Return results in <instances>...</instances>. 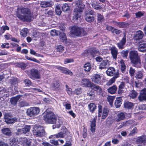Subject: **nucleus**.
<instances>
[{
	"label": "nucleus",
	"mask_w": 146,
	"mask_h": 146,
	"mask_svg": "<svg viewBox=\"0 0 146 146\" xmlns=\"http://www.w3.org/2000/svg\"><path fill=\"white\" fill-rule=\"evenodd\" d=\"M44 119L46 123H48L54 124L52 127L53 129L59 128L62 124V121L61 118L56 119V117L54 113L51 111H46L44 115Z\"/></svg>",
	"instance_id": "nucleus-1"
},
{
	"label": "nucleus",
	"mask_w": 146,
	"mask_h": 146,
	"mask_svg": "<svg viewBox=\"0 0 146 146\" xmlns=\"http://www.w3.org/2000/svg\"><path fill=\"white\" fill-rule=\"evenodd\" d=\"M17 16L21 20L28 22L31 21L33 17V15L29 9L22 7L18 8Z\"/></svg>",
	"instance_id": "nucleus-2"
},
{
	"label": "nucleus",
	"mask_w": 146,
	"mask_h": 146,
	"mask_svg": "<svg viewBox=\"0 0 146 146\" xmlns=\"http://www.w3.org/2000/svg\"><path fill=\"white\" fill-rule=\"evenodd\" d=\"M76 7L74 9V16L73 17V19L74 21L78 20L81 16V13L83 12L85 5L81 0H78L76 1Z\"/></svg>",
	"instance_id": "nucleus-3"
},
{
	"label": "nucleus",
	"mask_w": 146,
	"mask_h": 146,
	"mask_svg": "<svg viewBox=\"0 0 146 146\" xmlns=\"http://www.w3.org/2000/svg\"><path fill=\"white\" fill-rule=\"evenodd\" d=\"M129 57L134 66L138 68L140 67L141 62L140 58L137 51H131L129 54Z\"/></svg>",
	"instance_id": "nucleus-4"
},
{
	"label": "nucleus",
	"mask_w": 146,
	"mask_h": 146,
	"mask_svg": "<svg viewBox=\"0 0 146 146\" xmlns=\"http://www.w3.org/2000/svg\"><path fill=\"white\" fill-rule=\"evenodd\" d=\"M33 135L36 137H40L44 135L43 128L40 125H35L33 130Z\"/></svg>",
	"instance_id": "nucleus-5"
},
{
	"label": "nucleus",
	"mask_w": 146,
	"mask_h": 146,
	"mask_svg": "<svg viewBox=\"0 0 146 146\" xmlns=\"http://www.w3.org/2000/svg\"><path fill=\"white\" fill-rule=\"evenodd\" d=\"M40 111V109L38 107H33L28 109L27 110V113L29 116L33 117L39 114Z\"/></svg>",
	"instance_id": "nucleus-6"
},
{
	"label": "nucleus",
	"mask_w": 146,
	"mask_h": 146,
	"mask_svg": "<svg viewBox=\"0 0 146 146\" xmlns=\"http://www.w3.org/2000/svg\"><path fill=\"white\" fill-rule=\"evenodd\" d=\"M32 139L25 137H21L19 138V142L24 146L32 145Z\"/></svg>",
	"instance_id": "nucleus-7"
},
{
	"label": "nucleus",
	"mask_w": 146,
	"mask_h": 146,
	"mask_svg": "<svg viewBox=\"0 0 146 146\" xmlns=\"http://www.w3.org/2000/svg\"><path fill=\"white\" fill-rule=\"evenodd\" d=\"M85 18L86 20L88 22L90 23L93 22L94 19V17L91 16L94 13V11L92 10H88L85 11Z\"/></svg>",
	"instance_id": "nucleus-8"
},
{
	"label": "nucleus",
	"mask_w": 146,
	"mask_h": 146,
	"mask_svg": "<svg viewBox=\"0 0 146 146\" xmlns=\"http://www.w3.org/2000/svg\"><path fill=\"white\" fill-rule=\"evenodd\" d=\"M30 74V77L33 79H39L40 78V73L36 69H32L31 70Z\"/></svg>",
	"instance_id": "nucleus-9"
},
{
	"label": "nucleus",
	"mask_w": 146,
	"mask_h": 146,
	"mask_svg": "<svg viewBox=\"0 0 146 146\" xmlns=\"http://www.w3.org/2000/svg\"><path fill=\"white\" fill-rule=\"evenodd\" d=\"M143 36V33L142 31H139L135 35L134 39L135 42L138 44L141 42L140 41Z\"/></svg>",
	"instance_id": "nucleus-10"
},
{
	"label": "nucleus",
	"mask_w": 146,
	"mask_h": 146,
	"mask_svg": "<svg viewBox=\"0 0 146 146\" xmlns=\"http://www.w3.org/2000/svg\"><path fill=\"white\" fill-rule=\"evenodd\" d=\"M81 28L78 27L76 26H73L71 27V34L77 36H79L80 35V30Z\"/></svg>",
	"instance_id": "nucleus-11"
},
{
	"label": "nucleus",
	"mask_w": 146,
	"mask_h": 146,
	"mask_svg": "<svg viewBox=\"0 0 146 146\" xmlns=\"http://www.w3.org/2000/svg\"><path fill=\"white\" fill-rule=\"evenodd\" d=\"M102 76L98 74L94 75L92 78L93 82L98 84H100L102 83Z\"/></svg>",
	"instance_id": "nucleus-12"
},
{
	"label": "nucleus",
	"mask_w": 146,
	"mask_h": 146,
	"mask_svg": "<svg viewBox=\"0 0 146 146\" xmlns=\"http://www.w3.org/2000/svg\"><path fill=\"white\" fill-rule=\"evenodd\" d=\"M93 84L88 79L83 78L81 81V85L85 87L91 88Z\"/></svg>",
	"instance_id": "nucleus-13"
},
{
	"label": "nucleus",
	"mask_w": 146,
	"mask_h": 146,
	"mask_svg": "<svg viewBox=\"0 0 146 146\" xmlns=\"http://www.w3.org/2000/svg\"><path fill=\"white\" fill-rule=\"evenodd\" d=\"M54 68L60 70L62 73L66 74H69L70 75H72V72L66 68L62 67L60 66H54Z\"/></svg>",
	"instance_id": "nucleus-14"
},
{
	"label": "nucleus",
	"mask_w": 146,
	"mask_h": 146,
	"mask_svg": "<svg viewBox=\"0 0 146 146\" xmlns=\"http://www.w3.org/2000/svg\"><path fill=\"white\" fill-rule=\"evenodd\" d=\"M65 133H63L62 132H60L57 134L51 135L49 137V138L64 137L68 133V131H67L66 129L65 130Z\"/></svg>",
	"instance_id": "nucleus-15"
},
{
	"label": "nucleus",
	"mask_w": 146,
	"mask_h": 146,
	"mask_svg": "<svg viewBox=\"0 0 146 146\" xmlns=\"http://www.w3.org/2000/svg\"><path fill=\"white\" fill-rule=\"evenodd\" d=\"M106 73L108 75L110 76H112L113 75L116 76V74H117L118 76H119L118 72H116L115 69L113 67L108 68L106 71Z\"/></svg>",
	"instance_id": "nucleus-16"
},
{
	"label": "nucleus",
	"mask_w": 146,
	"mask_h": 146,
	"mask_svg": "<svg viewBox=\"0 0 146 146\" xmlns=\"http://www.w3.org/2000/svg\"><path fill=\"white\" fill-rule=\"evenodd\" d=\"M30 129V126L26 125L23 128L21 129H18L17 132L18 134H25L29 132Z\"/></svg>",
	"instance_id": "nucleus-17"
},
{
	"label": "nucleus",
	"mask_w": 146,
	"mask_h": 146,
	"mask_svg": "<svg viewBox=\"0 0 146 146\" xmlns=\"http://www.w3.org/2000/svg\"><path fill=\"white\" fill-rule=\"evenodd\" d=\"M4 119H5V121L8 124L15 122L17 121V119L16 118L14 117L12 118L7 115L5 116Z\"/></svg>",
	"instance_id": "nucleus-18"
},
{
	"label": "nucleus",
	"mask_w": 146,
	"mask_h": 146,
	"mask_svg": "<svg viewBox=\"0 0 146 146\" xmlns=\"http://www.w3.org/2000/svg\"><path fill=\"white\" fill-rule=\"evenodd\" d=\"M126 42V38L125 36H124L122 39L117 44L119 49H122L124 47V45Z\"/></svg>",
	"instance_id": "nucleus-19"
},
{
	"label": "nucleus",
	"mask_w": 146,
	"mask_h": 146,
	"mask_svg": "<svg viewBox=\"0 0 146 146\" xmlns=\"http://www.w3.org/2000/svg\"><path fill=\"white\" fill-rule=\"evenodd\" d=\"M136 142L138 143H143L146 145V137L145 135L138 137L136 139Z\"/></svg>",
	"instance_id": "nucleus-20"
},
{
	"label": "nucleus",
	"mask_w": 146,
	"mask_h": 146,
	"mask_svg": "<svg viewBox=\"0 0 146 146\" xmlns=\"http://www.w3.org/2000/svg\"><path fill=\"white\" fill-rule=\"evenodd\" d=\"M139 99L140 101L146 100V89L142 90L139 96Z\"/></svg>",
	"instance_id": "nucleus-21"
},
{
	"label": "nucleus",
	"mask_w": 146,
	"mask_h": 146,
	"mask_svg": "<svg viewBox=\"0 0 146 146\" xmlns=\"http://www.w3.org/2000/svg\"><path fill=\"white\" fill-rule=\"evenodd\" d=\"M53 4L51 1H44L42 2L40 4L42 7H46L51 6Z\"/></svg>",
	"instance_id": "nucleus-22"
},
{
	"label": "nucleus",
	"mask_w": 146,
	"mask_h": 146,
	"mask_svg": "<svg viewBox=\"0 0 146 146\" xmlns=\"http://www.w3.org/2000/svg\"><path fill=\"white\" fill-rule=\"evenodd\" d=\"M110 50L113 58L116 59L118 53L117 49L116 47H113L111 48Z\"/></svg>",
	"instance_id": "nucleus-23"
},
{
	"label": "nucleus",
	"mask_w": 146,
	"mask_h": 146,
	"mask_svg": "<svg viewBox=\"0 0 146 146\" xmlns=\"http://www.w3.org/2000/svg\"><path fill=\"white\" fill-rule=\"evenodd\" d=\"M96 120V119L94 118L90 121V130L92 132H94L95 131Z\"/></svg>",
	"instance_id": "nucleus-24"
},
{
	"label": "nucleus",
	"mask_w": 146,
	"mask_h": 146,
	"mask_svg": "<svg viewBox=\"0 0 146 146\" xmlns=\"http://www.w3.org/2000/svg\"><path fill=\"white\" fill-rule=\"evenodd\" d=\"M126 113H125L121 112L118 113L117 115L116 120L118 121L124 119L125 118Z\"/></svg>",
	"instance_id": "nucleus-25"
},
{
	"label": "nucleus",
	"mask_w": 146,
	"mask_h": 146,
	"mask_svg": "<svg viewBox=\"0 0 146 146\" xmlns=\"http://www.w3.org/2000/svg\"><path fill=\"white\" fill-rule=\"evenodd\" d=\"M108 61V60L105 59L102 61L100 64L99 68L100 69H103L106 68L107 67Z\"/></svg>",
	"instance_id": "nucleus-26"
},
{
	"label": "nucleus",
	"mask_w": 146,
	"mask_h": 146,
	"mask_svg": "<svg viewBox=\"0 0 146 146\" xmlns=\"http://www.w3.org/2000/svg\"><path fill=\"white\" fill-rule=\"evenodd\" d=\"M91 88L96 91L99 94H101L102 91V89L99 86H96L94 83Z\"/></svg>",
	"instance_id": "nucleus-27"
},
{
	"label": "nucleus",
	"mask_w": 146,
	"mask_h": 146,
	"mask_svg": "<svg viewBox=\"0 0 146 146\" xmlns=\"http://www.w3.org/2000/svg\"><path fill=\"white\" fill-rule=\"evenodd\" d=\"M117 90V88L116 86L113 85L108 89V91L109 93L113 94H115Z\"/></svg>",
	"instance_id": "nucleus-28"
},
{
	"label": "nucleus",
	"mask_w": 146,
	"mask_h": 146,
	"mask_svg": "<svg viewBox=\"0 0 146 146\" xmlns=\"http://www.w3.org/2000/svg\"><path fill=\"white\" fill-rule=\"evenodd\" d=\"M122 100L120 97H117L115 102V105L116 108H118L121 106L122 103Z\"/></svg>",
	"instance_id": "nucleus-29"
},
{
	"label": "nucleus",
	"mask_w": 146,
	"mask_h": 146,
	"mask_svg": "<svg viewBox=\"0 0 146 146\" xmlns=\"http://www.w3.org/2000/svg\"><path fill=\"white\" fill-rule=\"evenodd\" d=\"M21 96V95H19L16 97L12 98L10 100V102L11 104L13 105H16L18 101L20 98Z\"/></svg>",
	"instance_id": "nucleus-30"
},
{
	"label": "nucleus",
	"mask_w": 146,
	"mask_h": 146,
	"mask_svg": "<svg viewBox=\"0 0 146 146\" xmlns=\"http://www.w3.org/2000/svg\"><path fill=\"white\" fill-rule=\"evenodd\" d=\"M124 107L125 108L131 109L133 108V104L129 102H125L124 104Z\"/></svg>",
	"instance_id": "nucleus-31"
},
{
	"label": "nucleus",
	"mask_w": 146,
	"mask_h": 146,
	"mask_svg": "<svg viewBox=\"0 0 146 146\" xmlns=\"http://www.w3.org/2000/svg\"><path fill=\"white\" fill-rule=\"evenodd\" d=\"M29 30L26 28H25L22 29L20 31V35L21 37L25 38L27 35L29 33Z\"/></svg>",
	"instance_id": "nucleus-32"
},
{
	"label": "nucleus",
	"mask_w": 146,
	"mask_h": 146,
	"mask_svg": "<svg viewBox=\"0 0 146 146\" xmlns=\"http://www.w3.org/2000/svg\"><path fill=\"white\" fill-rule=\"evenodd\" d=\"M63 106L67 110H70L71 109V104L69 101H64L63 103Z\"/></svg>",
	"instance_id": "nucleus-33"
},
{
	"label": "nucleus",
	"mask_w": 146,
	"mask_h": 146,
	"mask_svg": "<svg viewBox=\"0 0 146 146\" xmlns=\"http://www.w3.org/2000/svg\"><path fill=\"white\" fill-rule=\"evenodd\" d=\"M88 107L90 111L93 113L96 108V105L94 103H90L88 105Z\"/></svg>",
	"instance_id": "nucleus-34"
},
{
	"label": "nucleus",
	"mask_w": 146,
	"mask_h": 146,
	"mask_svg": "<svg viewBox=\"0 0 146 146\" xmlns=\"http://www.w3.org/2000/svg\"><path fill=\"white\" fill-rule=\"evenodd\" d=\"M90 4L92 7L96 10H100L102 8V7L99 5L96 4V3L94 1H92Z\"/></svg>",
	"instance_id": "nucleus-35"
},
{
	"label": "nucleus",
	"mask_w": 146,
	"mask_h": 146,
	"mask_svg": "<svg viewBox=\"0 0 146 146\" xmlns=\"http://www.w3.org/2000/svg\"><path fill=\"white\" fill-rule=\"evenodd\" d=\"M60 86L59 82L58 80L54 81L52 85V87L54 90L57 89Z\"/></svg>",
	"instance_id": "nucleus-36"
},
{
	"label": "nucleus",
	"mask_w": 146,
	"mask_h": 146,
	"mask_svg": "<svg viewBox=\"0 0 146 146\" xmlns=\"http://www.w3.org/2000/svg\"><path fill=\"white\" fill-rule=\"evenodd\" d=\"M129 97L130 98L135 99L137 96V93L134 90L131 91L129 94Z\"/></svg>",
	"instance_id": "nucleus-37"
},
{
	"label": "nucleus",
	"mask_w": 146,
	"mask_h": 146,
	"mask_svg": "<svg viewBox=\"0 0 146 146\" xmlns=\"http://www.w3.org/2000/svg\"><path fill=\"white\" fill-rule=\"evenodd\" d=\"M3 133L7 135H9L11 134V131L9 128H5L1 130Z\"/></svg>",
	"instance_id": "nucleus-38"
},
{
	"label": "nucleus",
	"mask_w": 146,
	"mask_h": 146,
	"mask_svg": "<svg viewBox=\"0 0 146 146\" xmlns=\"http://www.w3.org/2000/svg\"><path fill=\"white\" fill-rule=\"evenodd\" d=\"M84 68L85 71L89 72L92 68L90 64V63H87L85 64L84 65Z\"/></svg>",
	"instance_id": "nucleus-39"
},
{
	"label": "nucleus",
	"mask_w": 146,
	"mask_h": 146,
	"mask_svg": "<svg viewBox=\"0 0 146 146\" xmlns=\"http://www.w3.org/2000/svg\"><path fill=\"white\" fill-rule=\"evenodd\" d=\"M118 77L117 74H116V76H115L110 80L107 83V84L108 85H111L113 83L115 82V79L117 78Z\"/></svg>",
	"instance_id": "nucleus-40"
},
{
	"label": "nucleus",
	"mask_w": 146,
	"mask_h": 146,
	"mask_svg": "<svg viewBox=\"0 0 146 146\" xmlns=\"http://www.w3.org/2000/svg\"><path fill=\"white\" fill-rule=\"evenodd\" d=\"M18 143V139L16 138H13L10 141V144L11 146H14Z\"/></svg>",
	"instance_id": "nucleus-41"
},
{
	"label": "nucleus",
	"mask_w": 146,
	"mask_h": 146,
	"mask_svg": "<svg viewBox=\"0 0 146 146\" xmlns=\"http://www.w3.org/2000/svg\"><path fill=\"white\" fill-rule=\"evenodd\" d=\"M133 123V121L132 120H129L127 121H124L123 122L121 125H120V126H121V127L122 126H128L129 124H132Z\"/></svg>",
	"instance_id": "nucleus-42"
},
{
	"label": "nucleus",
	"mask_w": 146,
	"mask_h": 146,
	"mask_svg": "<svg viewBox=\"0 0 146 146\" xmlns=\"http://www.w3.org/2000/svg\"><path fill=\"white\" fill-rule=\"evenodd\" d=\"M108 110L107 108H104L103 110V114L102 116V119H104L107 116L108 114Z\"/></svg>",
	"instance_id": "nucleus-43"
},
{
	"label": "nucleus",
	"mask_w": 146,
	"mask_h": 146,
	"mask_svg": "<svg viewBox=\"0 0 146 146\" xmlns=\"http://www.w3.org/2000/svg\"><path fill=\"white\" fill-rule=\"evenodd\" d=\"M115 98V97L114 96H108L107 99L108 101L111 106H112V105L113 102Z\"/></svg>",
	"instance_id": "nucleus-44"
},
{
	"label": "nucleus",
	"mask_w": 146,
	"mask_h": 146,
	"mask_svg": "<svg viewBox=\"0 0 146 146\" xmlns=\"http://www.w3.org/2000/svg\"><path fill=\"white\" fill-rule=\"evenodd\" d=\"M55 10L57 15H59L61 14L62 11L60 6L58 5H56L55 8Z\"/></svg>",
	"instance_id": "nucleus-45"
},
{
	"label": "nucleus",
	"mask_w": 146,
	"mask_h": 146,
	"mask_svg": "<svg viewBox=\"0 0 146 146\" xmlns=\"http://www.w3.org/2000/svg\"><path fill=\"white\" fill-rule=\"evenodd\" d=\"M62 9L64 11H67L70 9V7L68 4L65 3L63 4L62 7Z\"/></svg>",
	"instance_id": "nucleus-46"
},
{
	"label": "nucleus",
	"mask_w": 146,
	"mask_h": 146,
	"mask_svg": "<svg viewBox=\"0 0 146 146\" xmlns=\"http://www.w3.org/2000/svg\"><path fill=\"white\" fill-rule=\"evenodd\" d=\"M50 33L52 36H54L58 35L60 33V32L54 29L51 30Z\"/></svg>",
	"instance_id": "nucleus-47"
},
{
	"label": "nucleus",
	"mask_w": 146,
	"mask_h": 146,
	"mask_svg": "<svg viewBox=\"0 0 146 146\" xmlns=\"http://www.w3.org/2000/svg\"><path fill=\"white\" fill-rule=\"evenodd\" d=\"M138 132V130L136 127H135L132 130L130 131L129 134V136H133L137 133Z\"/></svg>",
	"instance_id": "nucleus-48"
},
{
	"label": "nucleus",
	"mask_w": 146,
	"mask_h": 146,
	"mask_svg": "<svg viewBox=\"0 0 146 146\" xmlns=\"http://www.w3.org/2000/svg\"><path fill=\"white\" fill-rule=\"evenodd\" d=\"M119 63L121 67V70L122 72H123V71L125 70L126 68V66L123 60H121L120 61Z\"/></svg>",
	"instance_id": "nucleus-49"
},
{
	"label": "nucleus",
	"mask_w": 146,
	"mask_h": 146,
	"mask_svg": "<svg viewBox=\"0 0 146 146\" xmlns=\"http://www.w3.org/2000/svg\"><path fill=\"white\" fill-rule=\"evenodd\" d=\"M80 34L79 36H82L86 35L87 34V33L85 29L81 28V30H80Z\"/></svg>",
	"instance_id": "nucleus-50"
},
{
	"label": "nucleus",
	"mask_w": 146,
	"mask_h": 146,
	"mask_svg": "<svg viewBox=\"0 0 146 146\" xmlns=\"http://www.w3.org/2000/svg\"><path fill=\"white\" fill-rule=\"evenodd\" d=\"M9 28L7 25L3 26L1 27V32L3 33L6 30H9Z\"/></svg>",
	"instance_id": "nucleus-51"
},
{
	"label": "nucleus",
	"mask_w": 146,
	"mask_h": 146,
	"mask_svg": "<svg viewBox=\"0 0 146 146\" xmlns=\"http://www.w3.org/2000/svg\"><path fill=\"white\" fill-rule=\"evenodd\" d=\"M29 106V104L25 101H23L19 102V106L20 107L27 106Z\"/></svg>",
	"instance_id": "nucleus-52"
},
{
	"label": "nucleus",
	"mask_w": 146,
	"mask_h": 146,
	"mask_svg": "<svg viewBox=\"0 0 146 146\" xmlns=\"http://www.w3.org/2000/svg\"><path fill=\"white\" fill-rule=\"evenodd\" d=\"M17 66L22 69H24L26 67L27 65L23 62H20L17 64Z\"/></svg>",
	"instance_id": "nucleus-53"
},
{
	"label": "nucleus",
	"mask_w": 146,
	"mask_h": 146,
	"mask_svg": "<svg viewBox=\"0 0 146 146\" xmlns=\"http://www.w3.org/2000/svg\"><path fill=\"white\" fill-rule=\"evenodd\" d=\"M25 58L28 60L32 61L38 63H40V61L38 60H37L34 58L32 57H30L27 56H26Z\"/></svg>",
	"instance_id": "nucleus-54"
},
{
	"label": "nucleus",
	"mask_w": 146,
	"mask_h": 146,
	"mask_svg": "<svg viewBox=\"0 0 146 146\" xmlns=\"http://www.w3.org/2000/svg\"><path fill=\"white\" fill-rule=\"evenodd\" d=\"M60 38L64 42H66V37L65 34L64 33H60Z\"/></svg>",
	"instance_id": "nucleus-55"
},
{
	"label": "nucleus",
	"mask_w": 146,
	"mask_h": 146,
	"mask_svg": "<svg viewBox=\"0 0 146 146\" xmlns=\"http://www.w3.org/2000/svg\"><path fill=\"white\" fill-rule=\"evenodd\" d=\"M128 52V50H123L121 52V54L123 57L127 58Z\"/></svg>",
	"instance_id": "nucleus-56"
},
{
	"label": "nucleus",
	"mask_w": 146,
	"mask_h": 146,
	"mask_svg": "<svg viewBox=\"0 0 146 146\" xmlns=\"http://www.w3.org/2000/svg\"><path fill=\"white\" fill-rule=\"evenodd\" d=\"M65 86L66 88V90L68 94L70 95H71L72 94V89L69 88L68 86L67 85H66Z\"/></svg>",
	"instance_id": "nucleus-57"
},
{
	"label": "nucleus",
	"mask_w": 146,
	"mask_h": 146,
	"mask_svg": "<svg viewBox=\"0 0 146 146\" xmlns=\"http://www.w3.org/2000/svg\"><path fill=\"white\" fill-rule=\"evenodd\" d=\"M98 20L99 22H102L103 21L104 17L101 14L98 13L97 14Z\"/></svg>",
	"instance_id": "nucleus-58"
},
{
	"label": "nucleus",
	"mask_w": 146,
	"mask_h": 146,
	"mask_svg": "<svg viewBox=\"0 0 146 146\" xmlns=\"http://www.w3.org/2000/svg\"><path fill=\"white\" fill-rule=\"evenodd\" d=\"M57 51L59 52H62L64 50V48L63 46L61 45H58L56 48Z\"/></svg>",
	"instance_id": "nucleus-59"
},
{
	"label": "nucleus",
	"mask_w": 146,
	"mask_h": 146,
	"mask_svg": "<svg viewBox=\"0 0 146 146\" xmlns=\"http://www.w3.org/2000/svg\"><path fill=\"white\" fill-rule=\"evenodd\" d=\"M143 77V74L141 72H138L136 73L135 77L139 79H141Z\"/></svg>",
	"instance_id": "nucleus-60"
},
{
	"label": "nucleus",
	"mask_w": 146,
	"mask_h": 146,
	"mask_svg": "<svg viewBox=\"0 0 146 146\" xmlns=\"http://www.w3.org/2000/svg\"><path fill=\"white\" fill-rule=\"evenodd\" d=\"M74 62V60L72 58H66L65 60L64 63L66 64L68 63L73 62Z\"/></svg>",
	"instance_id": "nucleus-61"
},
{
	"label": "nucleus",
	"mask_w": 146,
	"mask_h": 146,
	"mask_svg": "<svg viewBox=\"0 0 146 146\" xmlns=\"http://www.w3.org/2000/svg\"><path fill=\"white\" fill-rule=\"evenodd\" d=\"M8 92V90L7 89L2 87H0V94H3V93Z\"/></svg>",
	"instance_id": "nucleus-62"
},
{
	"label": "nucleus",
	"mask_w": 146,
	"mask_h": 146,
	"mask_svg": "<svg viewBox=\"0 0 146 146\" xmlns=\"http://www.w3.org/2000/svg\"><path fill=\"white\" fill-rule=\"evenodd\" d=\"M81 92V89L80 88L75 89L74 91V93L77 95L80 94Z\"/></svg>",
	"instance_id": "nucleus-63"
},
{
	"label": "nucleus",
	"mask_w": 146,
	"mask_h": 146,
	"mask_svg": "<svg viewBox=\"0 0 146 146\" xmlns=\"http://www.w3.org/2000/svg\"><path fill=\"white\" fill-rule=\"evenodd\" d=\"M24 82L26 86H29L31 84V81L29 79H26L24 80Z\"/></svg>",
	"instance_id": "nucleus-64"
}]
</instances>
